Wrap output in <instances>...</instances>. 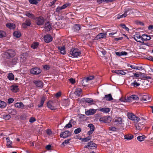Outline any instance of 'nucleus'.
Masks as SVG:
<instances>
[{"instance_id": "f257e3e1", "label": "nucleus", "mask_w": 153, "mask_h": 153, "mask_svg": "<svg viewBox=\"0 0 153 153\" xmlns=\"http://www.w3.org/2000/svg\"><path fill=\"white\" fill-rule=\"evenodd\" d=\"M128 117L129 119L134 121V122L137 123L140 120L139 117L134 115L132 113H128Z\"/></svg>"}, {"instance_id": "f03ea898", "label": "nucleus", "mask_w": 153, "mask_h": 153, "mask_svg": "<svg viewBox=\"0 0 153 153\" xmlns=\"http://www.w3.org/2000/svg\"><path fill=\"white\" fill-rule=\"evenodd\" d=\"M111 120V118L109 116L102 117L99 119L100 122L102 123H109Z\"/></svg>"}, {"instance_id": "7ed1b4c3", "label": "nucleus", "mask_w": 153, "mask_h": 153, "mask_svg": "<svg viewBox=\"0 0 153 153\" xmlns=\"http://www.w3.org/2000/svg\"><path fill=\"white\" fill-rule=\"evenodd\" d=\"M140 98L141 101L146 102L150 101V98L149 96L146 94H141L140 96Z\"/></svg>"}, {"instance_id": "20e7f679", "label": "nucleus", "mask_w": 153, "mask_h": 153, "mask_svg": "<svg viewBox=\"0 0 153 153\" xmlns=\"http://www.w3.org/2000/svg\"><path fill=\"white\" fill-rule=\"evenodd\" d=\"M15 54V51L13 50H8L4 53L6 58H9L14 56Z\"/></svg>"}, {"instance_id": "39448f33", "label": "nucleus", "mask_w": 153, "mask_h": 153, "mask_svg": "<svg viewBox=\"0 0 153 153\" xmlns=\"http://www.w3.org/2000/svg\"><path fill=\"white\" fill-rule=\"evenodd\" d=\"M71 133L70 131H66L64 132H62L60 135L61 138H66L71 136Z\"/></svg>"}, {"instance_id": "423d86ee", "label": "nucleus", "mask_w": 153, "mask_h": 153, "mask_svg": "<svg viewBox=\"0 0 153 153\" xmlns=\"http://www.w3.org/2000/svg\"><path fill=\"white\" fill-rule=\"evenodd\" d=\"M41 71V70L39 68H34L30 70V73L33 74L37 75L40 74Z\"/></svg>"}, {"instance_id": "0eeeda50", "label": "nucleus", "mask_w": 153, "mask_h": 153, "mask_svg": "<svg viewBox=\"0 0 153 153\" xmlns=\"http://www.w3.org/2000/svg\"><path fill=\"white\" fill-rule=\"evenodd\" d=\"M94 77L93 76H90L89 77H87L86 79H85L82 80V85L84 86H85L87 85V83L90 80H92L94 79Z\"/></svg>"}, {"instance_id": "6e6552de", "label": "nucleus", "mask_w": 153, "mask_h": 153, "mask_svg": "<svg viewBox=\"0 0 153 153\" xmlns=\"http://www.w3.org/2000/svg\"><path fill=\"white\" fill-rule=\"evenodd\" d=\"M84 147L89 149H94L97 147V145L93 142H90L88 143L87 146H85Z\"/></svg>"}, {"instance_id": "1a4fd4ad", "label": "nucleus", "mask_w": 153, "mask_h": 153, "mask_svg": "<svg viewBox=\"0 0 153 153\" xmlns=\"http://www.w3.org/2000/svg\"><path fill=\"white\" fill-rule=\"evenodd\" d=\"M36 24L39 25H42L43 24L44 20L43 18L42 17H38L36 18Z\"/></svg>"}, {"instance_id": "9d476101", "label": "nucleus", "mask_w": 153, "mask_h": 153, "mask_svg": "<svg viewBox=\"0 0 153 153\" xmlns=\"http://www.w3.org/2000/svg\"><path fill=\"white\" fill-rule=\"evenodd\" d=\"M48 107L52 110L56 109V108L54 105V103L52 101H49L47 103Z\"/></svg>"}, {"instance_id": "9b49d317", "label": "nucleus", "mask_w": 153, "mask_h": 153, "mask_svg": "<svg viewBox=\"0 0 153 153\" xmlns=\"http://www.w3.org/2000/svg\"><path fill=\"white\" fill-rule=\"evenodd\" d=\"M97 109H90L85 111L86 115L89 116L92 115L94 114L96 112Z\"/></svg>"}, {"instance_id": "f8f14e48", "label": "nucleus", "mask_w": 153, "mask_h": 153, "mask_svg": "<svg viewBox=\"0 0 153 153\" xmlns=\"http://www.w3.org/2000/svg\"><path fill=\"white\" fill-rule=\"evenodd\" d=\"M128 101L129 102H131L132 101L137 100L139 98L136 95H132L129 97H128Z\"/></svg>"}, {"instance_id": "ddd939ff", "label": "nucleus", "mask_w": 153, "mask_h": 153, "mask_svg": "<svg viewBox=\"0 0 153 153\" xmlns=\"http://www.w3.org/2000/svg\"><path fill=\"white\" fill-rule=\"evenodd\" d=\"M31 24L30 20L29 19H27L26 20L25 22H24L22 24V27L25 28H27V26H30Z\"/></svg>"}, {"instance_id": "4468645a", "label": "nucleus", "mask_w": 153, "mask_h": 153, "mask_svg": "<svg viewBox=\"0 0 153 153\" xmlns=\"http://www.w3.org/2000/svg\"><path fill=\"white\" fill-rule=\"evenodd\" d=\"M114 122L116 125H119L122 124L123 120L121 118L116 117L114 119Z\"/></svg>"}, {"instance_id": "2eb2a0df", "label": "nucleus", "mask_w": 153, "mask_h": 153, "mask_svg": "<svg viewBox=\"0 0 153 153\" xmlns=\"http://www.w3.org/2000/svg\"><path fill=\"white\" fill-rule=\"evenodd\" d=\"M44 38L45 42L47 43L50 42L52 41V37L49 35H47L45 36Z\"/></svg>"}, {"instance_id": "dca6fc26", "label": "nucleus", "mask_w": 153, "mask_h": 153, "mask_svg": "<svg viewBox=\"0 0 153 153\" xmlns=\"http://www.w3.org/2000/svg\"><path fill=\"white\" fill-rule=\"evenodd\" d=\"M70 54L73 56L76 57V49L74 48H72L70 51Z\"/></svg>"}, {"instance_id": "f3484780", "label": "nucleus", "mask_w": 153, "mask_h": 153, "mask_svg": "<svg viewBox=\"0 0 153 153\" xmlns=\"http://www.w3.org/2000/svg\"><path fill=\"white\" fill-rule=\"evenodd\" d=\"M33 82L36 84V86L42 88L43 86V82L40 80L34 81Z\"/></svg>"}, {"instance_id": "a211bd4d", "label": "nucleus", "mask_w": 153, "mask_h": 153, "mask_svg": "<svg viewBox=\"0 0 153 153\" xmlns=\"http://www.w3.org/2000/svg\"><path fill=\"white\" fill-rule=\"evenodd\" d=\"M51 25L49 22L46 23L45 25V28L47 31H50L51 29Z\"/></svg>"}, {"instance_id": "6ab92c4d", "label": "nucleus", "mask_w": 153, "mask_h": 153, "mask_svg": "<svg viewBox=\"0 0 153 153\" xmlns=\"http://www.w3.org/2000/svg\"><path fill=\"white\" fill-rule=\"evenodd\" d=\"M99 110L100 111L106 113L110 112V109L109 108H100Z\"/></svg>"}, {"instance_id": "aec40b11", "label": "nucleus", "mask_w": 153, "mask_h": 153, "mask_svg": "<svg viewBox=\"0 0 153 153\" xmlns=\"http://www.w3.org/2000/svg\"><path fill=\"white\" fill-rule=\"evenodd\" d=\"M6 26L10 29H13L15 28V25L12 23H9L6 25Z\"/></svg>"}, {"instance_id": "412c9836", "label": "nucleus", "mask_w": 153, "mask_h": 153, "mask_svg": "<svg viewBox=\"0 0 153 153\" xmlns=\"http://www.w3.org/2000/svg\"><path fill=\"white\" fill-rule=\"evenodd\" d=\"M76 91H75L74 92H72L70 95V97L73 100H75L76 98Z\"/></svg>"}, {"instance_id": "4be33fe9", "label": "nucleus", "mask_w": 153, "mask_h": 153, "mask_svg": "<svg viewBox=\"0 0 153 153\" xmlns=\"http://www.w3.org/2000/svg\"><path fill=\"white\" fill-rule=\"evenodd\" d=\"M15 106L16 108L23 109L24 105L22 102H17L15 104Z\"/></svg>"}, {"instance_id": "5701e85b", "label": "nucleus", "mask_w": 153, "mask_h": 153, "mask_svg": "<svg viewBox=\"0 0 153 153\" xmlns=\"http://www.w3.org/2000/svg\"><path fill=\"white\" fill-rule=\"evenodd\" d=\"M46 98V97L43 96L41 99L40 104V105H38V106L39 108L42 107L43 105L44 101Z\"/></svg>"}, {"instance_id": "b1692460", "label": "nucleus", "mask_w": 153, "mask_h": 153, "mask_svg": "<svg viewBox=\"0 0 153 153\" xmlns=\"http://www.w3.org/2000/svg\"><path fill=\"white\" fill-rule=\"evenodd\" d=\"M105 100L108 101H110L113 100V98L111 94L105 95L104 97Z\"/></svg>"}, {"instance_id": "393cba45", "label": "nucleus", "mask_w": 153, "mask_h": 153, "mask_svg": "<svg viewBox=\"0 0 153 153\" xmlns=\"http://www.w3.org/2000/svg\"><path fill=\"white\" fill-rule=\"evenodd\" d=\"M142 36H141L140 35L137 34H136L134 37V39L137 42L140 43H142L140 40H138V39H140L141 40Z\"/></svg>"}, {"instance_id": "a878e982", "label": "nucleus", "mask_w": 153, "mask_h": 153, "mask_svg": "<svg viewBox=\"0 0 153 153\" xmlns=\"http://www.w3.org/2000/svg\"><path fill=\"white\" fill-rule=\"evenodd\" d=\"M8 112L12 115H15L17 114V112L16 109L11 108L8 110Z\"/></svg>"}, {"instance_id": "bb28decb", "label": "nucleus", "mask_w": 153, "mask_h": 153, "mask_svg": "<svg viewBox=\"0 0 153 153\" xmlns=\"http://www.w3.org/2000/svg\"><path fill=\"white\" fill-rule=\"evenodd\" d=\"M105 36V34L103 33H100L97 36L96 39H97L103 38Z\"/></svg>"}, {"instance_id": "cd10ccee", "label": "nucleus", "mask_w": 153, "mask_h": 153, "mask_svg": "<svg viewBox=\"0 0 153 153\" xmlns=\"http://www.w3.org/2000/svg\"><path fill=\"white\" fill-rule=\"evenodd\" d=\"M25 15L29 18L34 19H35L34 15L31 13L27 12L25 13Z\"/></svg>"}, {"instance_id": "c85d7f7f", "label": "nucleus", "mask_w": 153, "mask_h": 153, "mask_svg": "<svg viewBox=\"0 0 153 153\" xmlns=\"http://www.w3.org/2000/svg\"><path fill=\"white\" fill-rule=\"evenodd\" d=\"M128 13V11H125L124 14L122 15H118L117 16V18L118 19H120L121 18L125 17H126L127 15V13Z\"/></svg>"}, {"instance_id": "c756f323", "label": "nucleus", "mask_w": 153, "mask_h": 153, "mask_svg": "<svg viewBox=\"0 0 153 153\" xmlns=\"http://www.w3.org/2000/svg\"><path fill=\"white\" fill-rule=\"evenodd\" d=\"M10 89L13 92H17L19 90L18 86L13 85L10 87Z\"/></svg>"}, {"instance_id": "7c9ffc66", "label": "nucleus", "mask_w": 153, "mask_h": 153, "mask_svg": "<svg viewBox=\"0 0 153 153\" xmlns=\"http://www.w3.org/2000/svg\"><path fill=\"white\" fill-rule=\"evenodd\" d=\"M58 49L61 54H65V48L64 46L58 47Z\"/></svg>"}, {"instance_id": "2f4dec72", "label": "nucleus", "mask_w": 153, "mask_h": 153, "mask_svg": "<svg viewBox=\"0 0 153 153\" xmlns=\"http://www.w3.org/2000/svg\"><path fill=\"white\" fill-rule=\"evenodd\" d=\"M77 139L81 140L83 142H87L91 139V137H88L84 138H78L77 136Z\"/></svg>"}, {"instance_id": "473e14b6", "label": "nucleus", "mask_w": 153, "mask_h": 153, "mask_svg": "<svg viewBox=\"0 0 153 153\" xmlns=\"http://www.w3.org/2000/svg\"><path fill=\"white\" fill-rule=\"evenodd\" d=\"M7 140V145L8 147H12V142L10 140L9 137L6 138Z\"/></svg>"}, {"instance_id": "72a5a7b5", "label": "nucleus", "mask_w": 153, "mask_h": 153, "mask_svg": "<svg viewBox=\"0 0 153 153\" xmlns=\"http://www.w3.org/2000/svg\"><path fill=\"white\" fill-rule=\"evenodd\" d=\"M62 104L64 106H68L69 105V100H64L62 101Z\"/></svg>"}, {"instance_id": "f704fd0d", "label": "nucleus", "mask_w": 153, "mask_h": 153, "mask_svg": "<svg viewBox=\"0 0 153 153\" xmlns=\"http://www.w3.org/2000/svg\"><path fill=\"white\" fill-rule=\"evenodd\" d=\"M77 97H81L82 96V91L80 88H77Z\"/></svg>"}, {"instance_id": "c9c22d12", "label": "nucleus", "mask_w": 153, "mask_h": 153, "mask_svg": "<svg viewBox=\"0 0 153 153\" xmlns=\"http://www.w3.org/2000/svg\"><path fill=\"white\" fill-rule=\"evenodd\" d=\"M118 129V128L113 126L109 127L108 128V130L109 131H112L113 132H116L117 131Z\"/></svg>"}, {"instance_id": "e433bc0d", "label": "nucleus", "mask_w": 153, "mask_h": 153, "mask_svg": "<svg viewBox=\"0 0 153 153\" xmlns=\"http://www.w3.org/2000/svg\"><path fill=\"white\" fill-rule=\"evenodd\" d=\"M7 34L5 32L0 30V38L5 37L6 36Z\"/></svg>"}, {"instance_id": "4c0bfd02", "label": "nucleus", "mask_w": 153, "mask_h": 153, "mask_svg": "<svg viewBox=\"0 0 153 153\" xmlns=\"http://www.w3.org/2000/svg\"><path fill=\"white\" fill-rule=\"evenodd\" d=\"M133 138V136L131 134L126 135L124 136V138L125 139L130 140Z\"/></svg>"}, {"instance_id": "58836bf2", "label": "nucleus", "mask_w": 153, "mask_h": 153, "mask_svg": "<svg viewBox=\"0 0 153 153\" xmlns=\"http://www.w3.org/2000/svg\"><path fill=\"white\" fill-rule=\"evenodd\" d=\"M119 100L122 102H128V97L126 98L122 97L119 99Z\"/></svg>"}, {"instance_id": "ea45409f", "label": "nucleus", "mask_w": 153, "mask_h": 153, "mask_svg": "<svg viewBox=\"0 0 153 153\" xmlns=\"http://www.w3.org/2000/svg\"><path fill=\"white\" fill-rule=\"evenodd\" d=\"M13 35L15 37L18 38L20 36L21 34L19 31H15L13 33Z\"/></svg>"}, {"instance_id": "a19ab883", "label": "nucleus", "mask_w": 153, "mask_h": 153, "mask_svg": "<svg viewBox=\"0 0 153 153\" xmlns=\"http://www.w3.org/2000/svg\"><path fill=\"white\" fill-rule=\"evenodd\" d=\"M6 103L3 101L0 100V108H4L6 106Z\"/></svg>"}, {"instance_id": "79ce46f5", "label": "nucleus", "mask_w": 153, "mask_h": 153, "mask_svg": "<svg viewBox=\"0 0 153 153\" xmlns=\"http://www.w3.org/2000/svg\"><path fill=\"white\" fill-rule=\"evenodd\" d=\"M39 45V43L38 42H35L33 43L31 45V47L33 49L36 48Z\"/></svg>"}, {"instance_id": "37998d69", "label": "nucleus", "mask_w": 153, "mask_h": 153, "mask_svg": "<svg viewBox=\"0 0 153 153\" xmlns=\"http://www.w3.org/2000/svg\"><path fill=\"white\" fill-rule=\"evenodd\" d=\"M85 102L88 103H90L91 105L92 104L93 102V100L91 98H86L85 99Z\"/></svg>"}, {"instance_id": "c03bdc74", "label": "nucleus", "mask_w": 153, "mask_h": 153, "mask_svg": "<svg viewBox=\"0 0 153 153\" xmlns=\"http://www.w3.org/2000/svg\"><path fill=\"white\" fill-rule=\"evenodd\" d=\"M97 3L100 4L102 3H108L110 2V1L109 0H97Z\"/></svg>"}, {"instance_id": "a18cd8bd", "label": "nucleus", "mask_w": 153, "mask_h": 153, "mask_svg": "<svg viewBox=\"0 0 153 153\" xmlns=\"http://www.w3.org/2000/svg\"><path fill=\"white\" fill-rule=\"evenodd\" d=\"M8 79L10 80H13L14 78V76L13 74L11 73H9L8 76Z\"/></svg>"}, {"instance_id": "49530a36", "label": "nucleus", "mask_w": 153, "mask_h": 153, "mask_svg": "<svg viewBox=\"0 0 153 153\" xmlns=\"http://www.w3.org/2000/svg\"><path fill=\"white\" fill-rule=\"evenodd\" d=\"M131 85L134 87H136L140 85V84L137 83L136 81H134L133 82L131 83Z\"/></svg>"}, {"instance_id": "de8ad7c7", "label": "nucleus", "mask_w": 153, "mask_h": 153, "mask_svg": "<svg viewBox=\"0 0 153 153\" xmlns=\"http://www.w3.org/2000/svg\"><path fill=\"white\" fill-rule=\"evenodd\" d=\"M72 120L73 119H72L71 120H70L69 123L68 124H66L64 127V128L65 129V128H69L71 127H72V125L70 123L72 122Z\"/></svg>"}, {"instance_id": "09e8293b", "label": "nucleus", "mask_w": 153, "mask_h": 153, "mask_svg": "<svg viewBox=\"0 0 153 153\" xmlns=\"http://www.w3.org/2000/svg\"><path fill=\"white\" fill-rule=\"evenodd\" d=\"M145 137L144 136H138L137 137V139L138 140L140 141H142L144 140V139L145 138Z\"/></svg>"}, {"instance_id": "8fccbe9b", "label": "nucleus", "mask_w": 153, "mask_h": 153, "mask_svg": "<svg viewBox=\"0 0 153 153\" xmlns=\"http://www.w3.org/2000/svg\"><path fill=\"white\" fill-rule=\"evenodd\" d=\"M147 35L143 34V35L141 37V40L143 41H147Z\"/></svg>"}, {"instance_id": "3c124183", "label": "nucleus", "mask_w": 153, "mask_h": 153, "mask_svg": "<svg viewBox=\"0 0 153 153\" xmlns=\"http://www.w3.org/2000/svg\"><path fill=\"white\" fill-rule=\"evenodd\" d=\"M117 71V74H120L122 75H125L126 73L124 71L121 70H118Z\"/></svg>"}, {"instance_id": "603ef678", "label": "nucleus", "mask_w": 153, "mask_h": 153, "mask_svg": "<svg viewBox=\"0 0 153 153\" xmlns=\"http://www.w3.org/2000/svg\"><path fill=\"white\" fill-rule=\"evenodd\" d=\"M29 3L31 4H37L38 3L37 1L36 0H29Z\"/></svg>"}, {"instance_id": "864d4df0", "label": "nucleus", "mask_w": 153, "mask_h": 153, "mask_svg": "<svg viewBox=\"0 0 153 153\" xmlns=\"http://www.w3.org/2000/svg\"><path fill=\"white\" fill-rule=\"evenodd\" d=\"M88 126L90 128V130L94 131V126L92 124H89L88 125Z\"/></svg>"}, {"instance_id": "5fc2aeb1", "label": "nucleus", "mask_w": 153, "mask_h": 153, "mask_svg": "<svg viewBox=\"0 0 153 153\" xmlns=\"http://www.w3.org/2000/svg\"><path fill=\"white\" fill-rule=\"evenodd\" d=\"M120 26L122 27L123 28L125 29V30L127 31H129V29L128 27H127L126 25L124 24H121L120 25Z\"/></svg>"}, {"instance_id": "6e6d98bb", "label": "nucleus", "mask_w": 153, "mask_h": 153, "mask_svg": "<svg viewBox=\"0 0 153 153\" xmlns=\"http://www.w3.org/2000/svg\"><path fill=\"white\" fill-rule=\"evenodd\" d=\"M17 58H14L12 59V63L13 64L15 65L17 62Z\"/></svg>"}, {"instance_id": "4d7b16f0", "label": "nucleus", "mask_w": 153, "mask_h": 153, "mask_svg": "<svg viewBox=\"0 0 153 153\" xmlns=\"http://www.w3.org/2000/svg\"><path fill=\"white\" fill-rule=\"evenodd\" d=\"M69 80L72 84H74L76 82V80L75 79H74L73 78H71L70 79H69Z\"/></svg>"}, {"instance_id": "13d9d810", "label": "nucleus", "mask_w": 153, "mask_h": 153, "mask_svg": "<svg viewBox=\"0 0 153 153\" xmlns=\"http://www.w3.org/2000/svg\"><path fill=\"white\" fill-rule=\"evenodd\" d=\"M70 140V139H67L65 140V141L62 143V145H64L65 144L69 143Z\"/></svg>"}, {"instance_id": "bf43d9fd", "label": "nucleus", "mask_w": 153, "mask_h": 153, "mask_svg": "<svg viewBox=\"0 0 153 153\" xmlns=\"http://www.w3.org/2000/svg\"><path fill=\"white\" fill-rule=\"evenodd\" d=\"M128 67H131V68L134 69H138L137 67L135 66L134 65H131L129 64L128 65Z\"/></svg>"}, {"instance_id": "052dcab7", "label": "nucleus", "mask_w": 153, "mask_h": 153, "mask_svg": "<svg viewBox=\"0 0 153 153\" xmlns=\"http://www.w3.org/2000/svg\"><path fill=\"white\" fill-rule=\"evenodd\" d=\"M36 120L35 118L33 117H31L29 120V122L31 123H33V122L35 121Z\"/></svg>"}, {"instance_id": "680f3d73", "label": "nucleus", "mask_w": 153, "mask_h": 153, "mask_svg": "<svg viewBox=\"0 0 153 153\" xmlns=\"http://www.w3.org/2000/svg\"><path fill=\"white\" fill-rule=\"evenodd\" d=\"M63 9L61 7H58L56 9V12H59L61 10H62Z\"/></svg>"}, {"instance_id": "e2e57ef3", "label": "nucleus", "mask_w": 153, "mask_h": 153, "mask_svg": "<svg viewBox=\"0 0 153 153\" xmlns=\"http://www.w3.org/2000/svg\"><path fill=\"white\" fill-rule=\"evenodd\" d=\"M70 4L69 3L66 4H64L62 6H61L62 8L63 9L65 8L67 6H70Z\"/></svg>"}, {"instance_id": "0e129e2a", "label": "nucleus", "mask_w": 153, "mask_h": 153, "mask_svg": "<svg viewBox=\"0 0 153 153\" xmlns=\"http://www.w3.org/2000/svg\"><path fill=\"white\" fill-rule=\"evenodd\" d=\"M14 101V100L13 98H9L8 99V102L9 103H11Z\"/></svg>"}, {"instance_id": "69168bd1", "label": "nucleus", "mask_w": 153, "mask_h": 153, "mask_svg": "<svg viewBox=\"0 0 153 153\" xmlns=\"http://www.w3.org/2000/svg\"><path fill=\"white\" fill-rule=\"evenodd\" d=\"M46 133L47 134L50 135H51L52 134V132L51 131V130L49 129L47 130Z\"/></svg>"}, {"instance_id": "338daca9", "label": "nucleus", "mask_w": 153, "mask_h": 153, "mask_svg": "<svg viewBox=\"0 0 153 153\" xmlns=\"http://www.w3.org/2000/svg\"><path fill=\"white\" fill-rule=\"evenodd\" d=\"M10 117H10V115L9 114L6 115L4 116V118L8 120V119H10Z\"/></svg>"}, {"instance_id": "774afa93", "label": "nucleus", "mask_w": 153, "mask_h": 153, "mask_svg": "<svg viewBox=\"0 0 153 153\" xmlns=\"http://www.w3.org/2000/svg\"><path fill=\"white\" fill-rule=\"evenodd\" d=\"M61 95V93L60 92H59L57 93L55 95V96L57 97H60Z\"/></svg>"}]
</instances>
